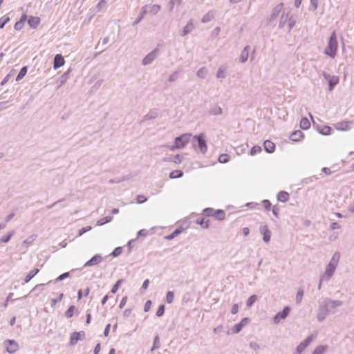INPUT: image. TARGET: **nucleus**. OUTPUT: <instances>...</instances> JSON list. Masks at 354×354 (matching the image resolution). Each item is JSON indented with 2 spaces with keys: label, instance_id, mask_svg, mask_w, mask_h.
<instances>
[{
  "label": "nucleus",
  "instance_id": "dca6fc26",
  "mask_svg": "<svg viewBox=\"0 0 354 354\" xmlns=\"http://www.w3.org/2000/svg\"><path fill=\"white\" fill-rule=\"evenodd\" d=\"M194 24L192 22V19H190L187 22V25L184 27V29L183 30L181 35L185 36V35H188L194 30Z\"/></svg>",
  "mask_w": 354,
  "mask_h": 354
},
{
  "label": "nucleus",
  "instance_id": "f257e3e1",
  "mask_svg": "<svg viewBox=\"0 0 354 354\" xmlns=\"http://www.w3.org/2000/svg\"><path fill=\"white\" fill-rule=\"evenodd\" d=\"M342 304L340 300H333L329 298H325L319 301L317 314V320L322 322L328 315L335 313V309Z\"/></svg>",
  "mask_w": 354,
  "mask_h": 354
},
{
  "label": "nucleus",
  "instance_id": "0e129e2a",
  "mask_svg": "<svg viewBox=\"0 0 354 354\" xmlns=\"http://www.w3.org/2000/svg\"><path fill=\"white\" fill-rule=\"evenodd\" d=\"M250 347L252 349V351H258L259 349V346L256 342H251Z\"/></svg>",
  "mask_w": 354,
  "mask_h": 354
},
{
  "label": "nucleus",
  "instance_id": "3c124183",
  "mask_svg": "<svg viewBox=\"0 0 354 354\" xmlns=\"http://www.w3.org/2000/svg\"><path fill=\"white\" fill-rule=\"evenodd\" d=\"M106 1L105 0H101L96 6V10L100 12L104 7H105Z\"/></svg>",
  "mask_w": 354,
  "mask_h": 354
},
{
  "label": "nucleus",
  "instance_id": "6e6552de",
  "mask_svg": "<svg viewBox=\"0 0 354 354\" xmlns=\"http://www.w3.org/2000/svg\"><path fill=\"white\" fill-rule=\"evenodd\" d=\"M290 312V308L289 306H286L282 311L279 312L274 317L273 322L275 324H277L280 322L281 319H286Z\"/></svg>",
  "mask_w": 354,
  "mask_h": 354
},
{
  "label": "nucleus",
  "instance_id": "f3484780",
  "mask_svg": "<svg viewBox=\"0 0 354 354\" xmlns=\"http://www.w3.org/2000/svg\"><path fill=\"white\" fill-rule=\"evenodd\" d=\"M40 19L37 17L30 16L28 19V24L32 28H35L39 25Z\"/></svg>",
  "mask_w": 354,
  "mask_h": 354
},
{
  "label": "nucleus",
  "instance_id": "4be33fe9",
  "mask_svg": "<svg viewBox=\"0 0 354 354\" xmlns=\"http://www.w3.org/2000/svg\"><path fill=\"white\" fill-rule=\"evenodd\" d=\"M289 194L285 191H281L277 194V200L279 201L285 203L289 200Z\"/></svg>",
  "mask_w": 354,
  "mask_h": 354
},
{
  "label": "nucleus",
  "instance_id": "a211bd4d",
  "mask_svg": "<svg viewBox=\"0 0 354 354\" xmlns=\"http://www.w3.org/2000/svg\"><path fill=\"white\" fill-rule=\"evenodd\" d=\"M250 48V46H246L242 50L240 57H239L241 62L244 63L247 61V59L248 58Z\"/></svg>",
  "mask_w": 354,
  "mask_h": 354
},
{
  "label": "nucleus",
  "instance_id": "bf43d9fd",
  "mask_svg": "<svg viewBox=\"0 0 354 354\" xmlns=\"http://www.w3.org/2000/svg\"><path fill=\"white\" fill-rule=\"evenodd\" d=\"M262 203L264 206V208L266 209V210H270V207H271V203L270 202L268 201V200H263L262 201Z\"/></svg>",
  "mask_w": 354,
  "mask_h": 354
},
{
  "label": "nucleus",
  "instance_id": "c03bdc74",
  "mask_svg": "<svg viewBox=\"0 0 354 354\" xmlns=\"http://www.w3.org/2000/svg\"><path fill=\"white\" fill-rule=\"evenodd\" d=\"M174 299V294L171 291H168L166 295V301L168 304H171Z\"/></svg>",
  "mask_w": 354,
  "mask_h": 354
},
{
  "label": "nucleus",
  "instance_id": "bb28decb",
  "mask_svg": "<svg viewBox=\"0 0 354 354\" xmlns=\"http://www.w3.org/2000/svg\"><path fill=\"white\" fill-rule=\"evenodd\" d=\"M243 328V324H235L233 327H232L228 331L227 334H236L241 331Z\"/></svg>",
  "mask_w": 354,
  "mask_h": 354
},
{
  "label": "nucleus",
  "instance_id": "0eeeda50",
  "mask_svg": "<svg viewBox=\"0 0 354 354\" xmlns=\"http://www.w3.org/2000/svg\"><path fill=\"white\" fill-rule=\"evenodd\" d=\"M159 49L156 48L151 52L148 53L142 59V64L144 66L151 64L157 57Z\"/></svg>",
  "mask_w": 354,
  "mask_h": 354
},
{
  "label": "nucleus",
  "instance_id": "a878e982",
  "mask_svg": "<svg viewBox=\"0 0 354 354\" xmlns=\"http://www.w3.org/2000/svg\"><path fill=\"white\" fill-rule=\"evenodd\" d=\"M208 70L206 67L203 66L198 69L196 75L201 79H205L207 75Z\"/></svg>",
  "mask_w": 354,
  "mask_h": 354
},
{
  "label": "nucleus",
  "instance_id": "7ed1b4c3",
  "mask_svg": "<svg viewBox=\"0 0 354 354\" xmlns=\"http://www.w3.org/2000/svg\"><path fill=\"white\" fill-rule=\"evenodd\" d=\"M337 46L338 44L337 41V36L335 32L334 31L332 32L330 37L328 45L324 50V54L332 58H334L336 55Z\"/></svg>",
  "mask_w": 354,
  "mask_h": 354
},
{
  "label": "nucleus",
  "instance_id": "ea45409f",
  "mask_svg": "<svg viewBox=\"0 0 354 354\" xmlns=\"http://www.w3.org/2000/svg\"><path fill=\"white\" fill-rule=\"evenodd\" d=\"M257 299V296L256 295H253L252 296H250L248 299L247 300V302H246V306L250 308L251 307L253 304L256 301V300Z\"/></svg>",
  "mask_w": 354,
  "mask_h": 354
},
{
  "label": "nucleus",
  "instance_id": "393cba45",
  "mask_svg": "<svg viewBox=\"0 0 354 354\" xmlns=\"http://www.w3.org/2000/svg\"><path fill=\"white\" fill-rule=\"evenodd\" d=\"M39 272V269L34 268L25 277L24 283H28Z\"/></svg>",
  "mask_w": 354,
  "mask_h": 354
},
{
  "label": "nucleus",
  "instance_id": "aec40b11",
  "mask_svg": "<svg viewBox=\"0 0 354 354\" xmlns=\"http://www.w3.org/2000/svg\"><path fill=\"white\" fill-rule=\"evenodd\" d=\"M339 78L338 76L333 75L328 81V91H331L334 87L339 83Z\"/></svg>",
  "mask_w": 354,
  "mask_h": 354
},
{
  "label": "nucleus",
  "instance_id": "13d9d810",
  "mask_svg": "<svg viewBox=\"0 0 354 354\" xmlns=\"http://www.w3.org/2000/svg\"><path fill=\"white\" fill-rule=\"evenodd\" d=\"M175 163L180 164L182 162V158L179 154L176 155L173 159L171 160Z\"/></svg>",
  "mask_w": 354,
  "mask_h": 354
},
{
  "label": "nucleus",
  "instance_id": "37998d69",
  "mask_svg": "<svg viewBox=\"0 0 354 354\" xmlns=\"http://www.w3.org/2000/svg\"><path fill=\"white\" fill-rule=\"evenodd\" d=\"M123 282V279H119L117 281L115 284L112 287L111 290V293L115 294L117 292L120 284Z\"/></svg>",
  "mask_w": 354,
  "mask_h": 354
},
{
  "label": "nucleus",
  "instance_id": "20e7f679",
  "mask_svg": "<svg viewBox=\"0 0 354 354\" xmlns=\"http://www.w3.org/2000/svg\"><path fill=\"white\" fill-rule=\"evenodd\" d=\"M205 134L201 133L198 136H195L193 138V146L194 147H198L200 151L203 153H205L207 151V146L205 139Z\"/></svg>",
  "mask_w": 354,
  "mask_h": 354
},
{
  "label": "nucleus",
  "instance_id": "423d86ee",
  "mask_svg": "<svg viewBox=\"0 0 354 354\" xmlns=\"http://www.w3.org/2000/svg\"><path fill=\"white\" fill-rule=\"evenodd\" d=\"M203 213L207 216H214L218 221H222L225 217V213L223 210L218 209L215 210L213 208H205L203 210Z\"/></svg>",
  "mask_w": 354,
  "mask_h": 354
},
{
  "label": "nucleus",
  "instance_id": "4c0bfd02",
  "mask_svg": "<svg viewBox=\"0 0 354 354\" xmlns=\"http://www.w3.org/2000/svg\"><path fill=\"white\" fill-rule=\"evenodd\" d=\"M303 296H304V290L301 288H299L297 292L296 299H295L296 303L297 304L301 303V301H302V299H303Z\"/></svg>",
  "mask_w": 354,
  "mask_h": 354
},
{
  "label": "nucleus",
  "instance_id": "412c9836",
  "mask_svg": "<svg viewBox=\"0 0 354 354\" xmlns=\"http://www.w3.org/2000/svg\"><path fill=\"white\" fill-rule=\"evenodd\" d=\"M302 137L303 133L301 131L298 130L291 133V135L290 136V139L292 141L298 142L301 140Z\"/></svg>",
  "mask_w": 354,
  "mask_h": 354
},
{
  "label": "nucleus",
  "instance_id": "de8ad7c7",
  "mask_svg": "<svg viewBox=\"0 0 354 354\" xmlns=\"http://www.w3.org/2000/svg\"><path fill=\"white\" fill-rule=\"evenodd\" d=\"M75 310L74 306H71L65 313V316L68 318H71L73 315V311Z\"/></svg>",
  "mask_w": 354,
  "mask_h": 354
},
{
  "label": "nucleus",
  "instance_id": "c9c22d12",
  "mask_svg": "<svg viewBox=\"0 0 354 354\" xmlns=\"http://www.w3.org/2000/svg\"><path fill=\"white\" fill-rule=\"evenodd\" d=\"M113 219V217L112 216H106V217H104L100 220H98L97 221V223L96 225H98V226H101L105 223H107L110 221H111Z\"/></svg>",
  "mask_w": 354,
  "mask_h": 354
},
{
  "label": "nucleus",
  "instance_id": "e2e57ef3",
  "mask_svg": "<svg viewBox=\"0 0 354 354\" xmlns=\"http://www.w3.org/2000/svg\"><path fill=\"white\" fill-rule=\"evenodd\" d=\"M24 24L23 22L18 21L15 23L14 28L17 30H20L23 28Z\"/></svg>",
  "mask_w": 354,
  "mask_h": 354
},
{
  "label": "nucleus",
  "instance_id": "39448f33",
  "mask_svg": "<svg viewBox=\"0 0 354 354\" xmlns=\"http://www.w3.org/2000/svg\"><path fill=\"white\" fill-rule=\"evenodd\" d=\"M191 136V133H185L178 137H176L175 139L174 145L169 147L170 150L184 148L185 145L189 142Z\"/></svg>",
  "mask_w": 354,
  "mask_h": 354
},
{
  "label": "nucleus",
  "instance_id": "4d7b16f0",
  "mask_svg": "<svg viewBox=\"0 0 354 354\" xmlns=\"http://www.w3.org/2000/svg\"><path fill=\"white\" fill-rule=\"evenodd\" d=\"M178 78V72H174L169 77L168 81L170 82H174Z\"/></svg>",
  "mask_w": 354,
  "mask_h": 354
},
{
  "label": "nucleus",
  "instance_id": "72a5a7b5",
  "mask_svg": "<svg viewBox=\"0 0 354 354\" xmlns=\"http://www.w3.org/2000/svg\"><path fill=\"white\" fill-rule=\"evenodd\" d=\"M209 113L213 115H219L222 114V109L219 106H215L209 111Z\"/></svg>",
  "mask_w": 354,
  "mask_h": 354
},
{
  "label": "nucleus",
  "instance_id": "a19ab883",
  "mask_svg": "<svg viewBox=\"0 0 354 354\" xmlns=\"http://www.w3.org/2000/svg\"><path fill=\"white\" fill-rule=\"evenodd\" d=\"M160 9H161L160 6H159L158 4H155L151 7L149 12L151 15H156L160 10Z\"/></svg>",
  "mask_w": 354,
  "mask_h": 354
},
{
  "label": "nucleus",
  "instance_id": "7c9ffc66",
  "mask_svg": "<svg viewBox=\"0 0 354 354\" xmlns=\"http://www.w3.org/2000/svg\"><path fill=\"white\" fill-rule=\"evenodd\" d=\"M328 351V346H318L315 351H313V354H323L324 353H326Z\"/></svg>",
  "mask_w": 354,
  "mask_h": 354
},
{
  "label": "nucleus",
  "instance_id": "09e8293b",
  "mask_svg": "<svg viewBox=\"0 0 354 354\" xmlns=\"http://www.w3.org/2000/svg\"><path fill=\"white\" fill-rule=\"evenodd\" d=\"M261 151V148L259 146H254L250 150V155L254 156Z\"/></svg>",
  "mask_w": 354,
  "mask_h": 354
},
{
  "label": "nucleus",
  "instance_id": "774afa93",
  "mask_svg": "<svg viewBox=\"0 0 354 354\" xmlns=\"http://www.w3.org/2000/svg\"><path fill=\"white\" fill-rule=\"evenodd\" d=\"M69 272H65L61 275H59L56 281H62L65 279L66 278L68 277Z\"/></svg>",
  "mask_w": 354,
  "mask_h": 354
},
{
  "label": "nucleus",
  "instance_id": "c85d7f7f",
  "mask_svg": "<svg viewBox=\"0 0 354 354\" xmlns=\"http://www.w3.org/2000/svg\"><path fill=\"white\" fill-rule=\"evenodd\" d=\"M196 222L204 229H207L209 226V221L203 218H198Z\"/></svg>",
  "mask_w": 354,
  "mask_h": 354
},
{
  "label": "nucleus",
  "instance_id": "f704fd0d",
  "mask_svg": "<svg viewBox=\"0 0 354 354\" xmlns=\"http://www.w3.org/2000/svg\"><path fill=\"white\" fill-rule=\"evenodd\" d=\"M288 32H290L291 30L294 28V26H295V24H296V19L294 16H290V17H288Z\"/></svg>",
  "mask_w": 354,
  "mask_h": 354
},
{
  "label": "nucleus",
  "instance_id": "6ab92c4d",
  "mask_svg": "<svg viewBox=\"0 0 354 354\" xmlns=\"http://www.w3.org/2000/svg\"><path fill=\"white\" fill-rule=\"evenodd\" d=\"M214 16H215V10H210L203 17L201 21H202V23H204V24L208 23L214 19Z\"/></svg>",
  "mask_w": 354,
  "mask_h": 354
},
{
  "label": "nucleus",
  "instance_id": "a18cd8bd",
  "mask_svg": "<svg viewBox=\"0 0 354 354\" xmlns=\"http://www.w3.org/2000/svg\"><path fill=\"white\" fill-rule=\"evenodd\" d=\"M158 115V113L156 111H150L149 113H148L145 116V118L146 120H151V119H154L157 117Z\"/></svg>",
  "mask_w": 354,
  "mask_h": 354
},
{
  "label": "nucleus",
  "instance_id": "79ce46f5",
  "mask_svg": "<svg viewBox=\"0 0 354 354\" xmlns=\"http://www.w3.org/2000/svg\"><path fill=\"white\" fill-rule=\"evenodd\" d=\"M229 156L226 153L221 154L218 158V160L221 163H226L229 161Z\"/></svg>",
  "mask_w": 354,
  "mask_h": 354
},
{
  "label": "nucleus",
  "instance_id": "2f4dec72",
  "mask_svg": "<svg viewBox=\"0 0 354 354\" xmlns=\"http://www.w3.org/2000/svg\"><path fill=\"white\" fill-rule=\"evenodd\" d=\"M288 14L283 13L282 15L281 16V18L279 20V27L280 28H283L285 26V24H286V21H288Z\"/></svg>",
  "mask_w": 354,
  "mask_h": 354
},
{
  "label": "nucleus",
  "instance_id": "9b49d317",
  "mask_svg": "<svg viewBox=\"0 0 354 354\" xmlns=\"http://www.w3.org/2000/svg\"><path fill=\"white\" fill-rule=\"evenodd\" d=\"M259 231L263 234V240L266 243H268L270 240L271 232L268 229L266 225H261L259 228Z\"/></svg>",
  "mask_w": 354,
  "mask_h": 354
},
{
  "label": "nucleus",
  "instance_id": "338daca9",
  "mask_svg": "<svg viewBox=\"0 0 354 354\" xmlns=\"http://www.w3.org/2000/svg\"><path fill=\"white\" fill-rule=\"evenodd\" d=\"M151 301L150 300L147 301L145 302V304L144 306V310L145 312H148L151 308Z\"/></svg>",
  "mask_w": 354,
  "mask_h": 354
},
{
  "label": "nucleus",
  "instance_id": "603ef678",
  "mask_svg": "<svg viewBox=\"0 0 354 354\" xmlns=\"http://www.w3.org/2000/svg\"><path fill=\"white\" fill-rule=\"evenodd\" d=\"M147 197H145L143 195H138L136 197V201L139 204L145 203V201H147Z\"/></svg>",
  "mask_w": 354,
  "mask_h": 354
},
{
  "label": "nucleus",
  "instance_id": "680f3d73",
  "mask_svg": "<svg viewBox=\"0 0 354 354\" xmlns=\"http://www.w3.org/2000/svg\"><path fill=\"white\" fill-rule=\"evenodd\" d=\"M92 229L91 226H88L86 227H82L79 231V236H82L83 234L86 233L88 231H90Z\"/></svg>",
  "mask_w": 354,
  "mask_h": 354
},
{
  "label": "nucleus",
  "instance_id": "9d476101",
  "mask_svg": "<svg viewBox=\"0 0 354 354\" xmlns=\"http://www.w3.org/2000/svg\"><path fill=\"white\" fill-rule=\"evenodd\" d=\"M352 121H341L335 124V127L338 131H348L351 129Z\"/></svg>",
  "mask_w": 354,
  "mask_h": 354
},
{
  "label": "nucleus",
  "instance_id": "8fccbe9b",
  "mask_svg": "<svg viewBox=\"0 0 354 354\" xmlns=\"http://www.w3.org/2000/svg\"><path fill=\"white\" fill-rule=\"evenodd\" d=\"M13 234H14V232H10L8 235L2 236L0 239V242L8 243Z\"/></svg>",
  "mask_w": 354,
  "mask_h": 354
},
{
  "label": "nucleus",
  "instance_id": "e433bc0d",
  "mask_svg": "<svg viewBox=\"0 0 354 354\" xmlns=\"http://www.w3.org/2000/svg\"><path fill=\"white\" fill-rule=\"evenodd\" d=\"M183 175V172L180 170H175V171H173L170 173L169 174V177L171 178H180L182 177Z\"/></svg>",
  "mask_w": 354,
  "mask_h": 354
},
{
  "label": "nucleus",
  "instance_id": "052dcab7",
  "mask_svg": "<svg viewBox=\"0 0 354 354\" xmlns=\"http://www.w3.org/2000/svg\"><path fill=\"white\" fill-rule=\"evenodd\" d=\"M35 239V236H30L27 239L23 241L22 245H24L26 244H30Z\"/></svg>",
  "mask_w": 354,
  "mask_h": 354
},
{
  "label": "nucleus",
  "instance_id": "b1692460",
  "mask_svg": "<svg viewBox=\"0 0 354 354\" xmlns=\"http://www.w3.org/2000/svg\"><path fill=\"white\" fill-rule=\"evenodd\" d=\"M226 69H227V66H221L218 71H217V73H216V77L218 79H224L226 77Z\"/></svg>",
  "mask_w": 354,
  "mask_h": 354
},
{
  "label": "nucleus",
  "instance_id": "1a4fd4ad",
  "mask_svg": "<svg viewBox=\"0 0 354 354\" xmlns=\"http://www.w3.org/2000/svg\"><path fill=\"white\" fill-rule=\"evenodd\" d=\"M316 335H310L306 337V339L301 342L299 346L297 347V354L301 353L304 350L310 345V344L315 339Z\"/></svg>",
  "mask_w": 354,
  "mask_h": 354
},
{
  "label": "nucleus",
  "instance_id": "49530a36",
  "mask_svg": "<svg viewBox=\"0 0 354 354\" xmlns=\"http://www.w3.org/2000/svg\"><path fill=\"white\" fill-rule=\"evenodd\" d=\"M181 230L180 229H176L171 234L168 235L166 239L168 240H171L176 236H178L180 233Z\"/></svg>",
  "mask_w": 354,
  "mask_h": 354
},
{
  "label": "nucleus",
  "instance_id": "69168bd1",
  "mask_svg": "<svg viewBox=\"0 0 354 354\" xmlns=\"http://www.w3.org/2000/svg\"><path fill=\"white\" fill-rule=\"evenodd\" d=\"M63 298V294L61 293L59 295V297L58 298H56V299H53L51 300V304L53 306H55L58 301H60Z\"/></svg>",
  "mask_w": 354,
  "mask_h": 354
},
{
  "label": "nucleus",
  "instance_id": "4468645a",
  "mask_svg": "<svg viewBox=\"0 0 354 354\" xmlns=\"http://www.w3.org/2000/svg\"><path fill=\"white\" fill-rule=\"evenodd\" d=\"M283 3H280L272 9L271 15H270V21L274 20L279 16V13L281 12V10L283 9Z\"/></svg>",
  "mask_w": 354,
  "mask_h": 354
},
{
  "label": "nucleus",
  "instance_id": "2eb2a0df",
  "mask_svg": "<svg viewBox=\"0 0 354 354\" xmlns=\"http://www.w3.org/2000/svg\"><path fill=\"white\" fill-rule=\"evenodd\" d=\"M64 64V59L62 55L57 54L54 58L53 67L57 69Z\"/></svg>",
  "mask_w": 354,
  "mask_h": 354
},
{
  "label": "nucleus",
  "instance_id": "5fc2aeb1",
  "mask_svg": "<svg viewBox=\"0 0 354 354\" xmlns=\"http://www.w3.org/2000/svg\"><path fill=\"white\" fill-rule=\"evenodd\" d=\"M122 248L121 247L116 248L111 253V255L113 257H118L122 253Z\"/></svg>",
  "mask_w": 354,
  "mask_h": 354
},
{
  "label": "nucleus",
  "instance_id": "cd10ccee",
  "mask_svg": "<svg viewBox=\"0 0 354 354\" xmlns=\"http://www.w3.org/2000/svg\"><path fill=\"white\" fill-rule=\"evenodd\" d=\"M148 12L147 10V6H143L142 8H141V10H140V15L139 16V17L133 22V26L138 24V23H140L141 21V20L142 19V18L144 17V16Z\"/></svg>",
  "mask_w": 354,
  "mask_h": 354
},
{
  "label": "nucleus",
  "instance_id": "864d4df0",
  "mask_svg": "<svg viewBox=\"0 0 354 354\" xmlns=\"http://www.w3.org/2000/svg\"><path fill=\"white\" fill-rule=\"evenodd\" d=\"M164 313H165V306L160 305L156 312V315L158 317H161L163 315Z\"/></svg>",
  "mask_w": 354,
  "mask_h": 354
},
{
  "label": "nucleus",
  "instance_id": "c756f323",
  "mask_svg": "<svg viewBox=\"0 0 354 354\" xmlns=\"http://www.w3.org/2000/svg\"><path fill=\"white\" fill-rule=\"evenodd\" d=\"M310 123L306 118H303L300 121V127L304 130H307L310 128Z\"/></svg>",
  "mask_w": 354,
  "mask_h": 354
},
{
  "label": "nucleus",
  "instance_id": "f8f14e48",
  "mask_svg": "<svg viewBox=\"0 0 354 354\" xmlns=\"http://www.w3.org/2000/svg\"><path fill=\"white\" fill-rule=\"evenodd\" d=\"M5 344H6L7 352L10 354L15 353L18 349L19 346L14 340H7Z\"/></svg>",
  "mask_w": 354,
  "mask_h": 354
},
{
  "label": "nucleus",
  "instance_id": "473e14b6",
  "mask_svg": "<svg viewBox=\"0 0 354 354\" xmlns=\"http://www.w3.org/2000/svg\"><path fill=\"white\" fill-rule=\"evenodd\" d=\"M80 334L77 332L72 333L70 338V344L71 345H74L75 344H76L77 341L80 339Z\"/></svg>",
  "mask_w": 354,
  "mask_h": 354
},
{
  "label": "nucleus",
  "instance_id": "58836bf2",
  "mask_svg": "<svg viewBox=\"0 0 354 354\" xmlns=\"http://www.w3.org/2000/svg\"><path fill=\"white\" fill-rule=\"evenodd\" d=\"M27 73V67L24 66L19 71V74L17 75V77L16 78L17 81H19L21 80Z\"/></svg>",
  "mask_w": 354,
  "mask_h": 354
},
{
  "label": "nucleus",
  "instance_id": "5701e85b",
  "mask_svg": "<svg viewBox=\"0 0 354 354\" xmlns=\"http://www.w3.org/2000/svg\"><path fill=\"white\" fill-rule=\"evenodd\" d=\"M264 149L268 153H272L275 149V145L270 140L264 142Z\"/></svg>",
  "mask_w": 354,
  "mask_h": 354
},
{
  "label": "nucleus",
  "instance_id": "ddd939ff",
  "mask_svg": "<svg viewBox=\"0 0 354 354\" xmlns=\"http://www.w3.org/2000/svg\"><path fill=\"white\" fill-rule=\"evenodd\" d=\"M103 260V257L100 254H96L93 256L89 261H88L85 264L84 267H90L95 266Z\"/></svg>",
  "mask_w": 354,
  "mask_h": 354
},
{
  "label": "nucleus",
  "instance_id": "6e6d98bb",
  "mask_svg": "<svg viewBox=\"0 0 354 354\" xmlns=\"http://www.w3.org/2000/svg\"><path fill=\"white\" fill-rule=\"evenodd\" d=\"M10 20L9 17H1L0 19V28H3L5 24Z\"/></svg>",
  "mask_w": 354,
  "mask_h": 354
},
{
  "label": "nucleus",
  "instance_id": "f03ea898",
  "mask_svg": "<svg viewBox=\"0 0 354 354\" xmlns=\"http://www.w3.org/2000/svg\"><path fill=\"white\" fill-rule=\"evenodd\" d=\"M340 254L336 252L330 259V262L326 265L325 272L322 274V280L328 281L333 277L337 268Z\"/></svg>",
  "mask_w": 354,
  "mask_h": 354
}]
</instances>
